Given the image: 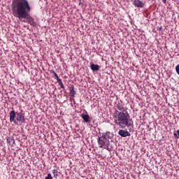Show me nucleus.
I'll list each match as a JSON object with an SVG mask.
<instances>
[{
	"label": "nucleus",
	"mask_w": 179,
	"mask_h": 179,
	"mask_svg": "<svg viewBox=\"0 0 179 179\" xmlns=\"http://www.w3.org/2000/svg\"><path fill=\"white\" fill-rule=\"evenodd\" d=\"M16 120L18 122H21L22 124L24 123L26 119H24V114H23V113H16Z\"/></svg>",
	"instance_id": "nucleus-4"
},
{
	"label": "nucleus",
	"mask_w": 179,
	"mask_h": 179,
	"mask_svg": "<svg viewBox=\"0 0 179 179\" xmlns=\"http://www.w3.org/2000/svg\"><path fill=\"white\" fill-rule=\"evenodd\" d=\"M45 179H52V176H51V173H48Z\"/></svg>",
	"instance_id": "nucleus-14"
},
{
	"label": "nucleus",
	"mask_w": 179,
	"mask_h": 179,
	"mask_svg": "<svg viewBox=\"0 0 179 179\" xmlns=\"http://www.w3.org/2000/svg\"><path fill=\"white\" fill-rule=\"evenodd\" d=\"M52 73H53L55 79H57L59 77H58V74H57V73L55 72V71L54 70H52Z\"/></svg>",
	"instance_id": "nucleus-13"
},
{
	"label": "nucleus",
	"mask_w": 179,
	"mask_h": 179,
	"mask_svg": "<svg viewBox=\"0 0 179 179\" xmlns=\"http://www.w3.org/2000/svg\"><path fill=\"white\" fill-rule=\"evenodd\" d=\"M162 2H163L164 3H166L167 2V0H162Z\"/></svg>",
	"instance_id": "nucleus-18"
},
{
	"label": "nucleus",
	"mask_w": 179,
	"mask_h": 179,
	"mask_svg": "<svg viewBox=\"0 0 179 179\" xmlns=\"http://www.w3.org/2000/svg\"><path fill=\"white\" fill-rule=\"evenodd\" d=\"M118 134L122 136V138H127V136H131V133L128 131H124L121 129L118 131Z\"/></svg>",
	"instance_id": "nucleus-5"
},
{
	"label": "nucleus",
	"mask_w": 179,
	"mask_h": 179,
	"mask_svg": "<svg viewBox=\"0 0 179 179\" xmlns=\"http://www.w3.org/2000/svg\"><path fill=\"white\" fill-rule=\"evenodd\" d=\"M133 5H134L136 8H143L145 6V4L141 0H134Z\"/></svg>",
	"instance_id": "nucleus-7"
},
{
	"label": "nucleus",
	"mask_w": 179,
	"mask_h": 179,
	"mask_svg": "<svg viewBox=\"0 0 179 179\" xmlns=\"http://www.w3.org/2000/svg\"><path fill=\"white\" fill-rule=\"evenodd\" d=\"M113 138V134L110 132H106L102 135V136L98 138L99 148L101 149H106L108 150V146H110V139Z\"/></svg>",
	"instance_id": "nucleus-3"
},
{
	"label": "nucleus",
	"mask_w": 179,
	"mask_h": 179,
	"mask_svg": "<svg viewBox=\"0 0 179 179\" xmlns=\"http://www.w3.org/2000/svg\"><path fill=\"white\" fill-rule=\"evenodd\" d=\"M59 85L62 89H65V86H64V83H62L61 84H59Z\"/></svg>",
	"instance_id": "nucleus-16"
},
{
	"label": "nucleus",
	"mask_w": 179,
	"mask_h": 179,
	"mask_svg": "<svg viewBox=\"0 0 179 179\" xmlns=\"http://www.w3.org/2000/svg\"><path fill=\"white\" fill-rule=\"evenodd\" d=\"M7 141L8 142V143H15V140L13 139V138L11 137H8L7 138Z\"/></svg>",
	"instance_id": "nucleus-12"
},
{
	"label": "nucleus",
	"mask_w": 179,
	"mask_h": 179,
	"mask_svg": "<svg viewBox=\"0 0 179 179\" xmlns=\"http://www.w3.org/2000/svg\"><path fill=\"white\" fill-rule=\"evenodd\" d=\"M70 96L71 97H75V86L71 85L70 88Z\"/></svg>",
	"instance_id": "nucleus-10"
},
{
	"label": "nucleus",
	"mask_w": 179,
	"mask_h": 179,
	"mask_svg": "<svg viewBox=\"0 0 179 179\" xmlns=\"http://www.w3.org/2000/svg\"><path fill=\"white\" fill-rule=\"evenodd\" d=\"M52 174H53L54 178L57 179V178H58V176H59V175L58 170H57V169H53V170L52 171Z\"/></svg>",
	"instance_id": "nucleus-11"
},
{
	"label": "nucleus",
	"mask_w": 179,
	"mask_h": 179,
	"mask_svg": "<svg viewBox=\"0 0 179 179\" xmlns=\"http://www.w3.org/2000/svg\"><path fill=\"white\" fill-rule=\"evenodd\" d=\"M117 108V110H115L113 113L114 123L115 125L122 129L129 128V127L134 125V122L132 119L129 118V113L127 111V108L124 106L122 101L118 102Z\"/></svg>",
	"instance_id": "nucleus-2"
},
{
	"label": "nucleus",
	"mask_w": 179,
	"mask_h": 179,
	"mask_svg": "<svg viewBox=\"0 0 179 179\" xmlns=\"http://www.w3.org/2000/svg\"><path fill=\"white\" fill-rule=\"evenodd\" d=\"M56 79H57V83H59V85H61V83H62V80L59 78V77H58Z\"/></svg>",
	"instance_id": "nucleus-15"
},
{
	"label": "nucleus",
	"mask_w": 179,
	"mask_h": 179,
	"mask_svg": "<svg viewBox=\"0 0 179 179\" xmlns=\"http://www.w3.org/2000/svg\"><path fill=\"white\" fill-rule=\"evenodd\" d=\"M173 136H174V138H178V136H177V134H176V133L173 134Z\"/></svg>",
	"instance_id": "nucleus-17"
},
{
	"label": "nucleus",
	"mask_w": 179,
	"mask_h": 179,
	"mask_svg": "<svg viewBox=\"0 0 179 179\" xmlns=\"http://www.w3.org/2000/svg\"><path fill=\"white\" fill-rule=\"evenodd\" d=\"M81 117L85 121V122H89V120H90V117L89 116V115L82 114Z\"/></svg>",
	"instance_id": "nucleus-8"
},
{
	"label": "nucleus",
	"mask_w": 179,
	"mask_h": 179,
	"mask_svg": "<svg viewBox=\"0 0 179 179\" xmlns=\"http://www.w3.org/2000/svg\"><path fill=\"white\" fill-rule=\"evenodd\" d=\"M12 10L15 17H17L21 22L34 26V19L29 15L30 10H31L29 1L13 0L12 2Z\"/></svg>",
	"instance_id": "nucleus-1"
},
{
	"label": "nucleus",
	"mask_w": 179,
	"mask_h": 179,
	"mask_svg": "<svg viewBox=\"0 0 179 179\" xmlns=\"http://www.w3.org/2000/svg\"><path fill=\"white\" fill-rule=\"evenodd\" d=\"M90 68L92 71H99L100 69L99 64H91Z\"/></svg>",
	"instance_id": "nucleus-9"
},
{
	"label": "nucleus",
	"mask_w": 179,
	"mask_h": 179,
	"mask_svg": "<svg viewBox=\"0 0 179 179\" xmlns=\"http://www.w3.org/2000/svg\"><path fill=\"white\" fill-rule=\"evenodd\" d=\"M16 118V113L15 110H11L10 112V122H14V124H17V122L15 121Z\"/></svg>",
	"instance_id": "nucleus-6"
}]
</instances>
